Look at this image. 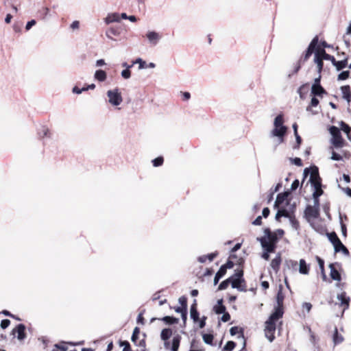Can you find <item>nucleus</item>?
<instances>
[{
    "instance_id": "f257e3e1",
    "label": "nucleus",
    "mask_w": 351,
    "mask_h": 351,
    "mask_svg": "<svg viewBox=\"0 0 351 351\" xmlns=\"http://www.w3.org/2000/svg\"><path fill=\"white\" fill-rule=\"evenodd\" d=\"M274 128L270 132V136L278 137V144H280L284 141V136L287 132V127L283 125V115L278 114L274 119Z\"/></svg>"
},
{
    "instance_id": "f03ea898",
    "label": "nucleus",
    "mask_w": 351,
    "mask_h": 351,
    "mask_svg": "<svg viewBox=\"0 0 351 351\" xmlns=\"http://www.w3.org/2000/svg\"><path fill=\"white\" fill-rule=\"evenodd\" d=\"M265 235L262 237H257L256 240L261 243V244H265L267 245L273 246L274 249L276 248V243H278L279 238L276 235V232H271L269 228L264 230Z\"/></svg>"
},
{
    "instance_id": "7ed1b4c3",
    "label": "nucleus",
    "mask_w": 351,
    "mask_h": 351,
    "mask_svg": "<svg viewBox=\"0 0 351 351\" xmlns=\"http://www.w3.org/2000/svg\"><path fill=\"white\" fill-rule=\"evenodd\" d=\"M330 133L332 136V143L336 148H340L343 146V139L342 138L339 129L336 126H331L329 129Z\"/></svg>"
},
{
    "instance_id": "20e7f679",
    "label": "nucleus",
    "mask_w": 351,
    "mask_h": 351,
    "mask_svg": "<svg viewBox=\"0 0 351 351\" xmlns=\"http://www.w3.org/2000/svg\"><path fill=\"white\" fill-rule=\"evenodd\" d=\"M107 96L109 99V103L112 106H119L123 101V98L118 88L108 90Z\"/></svg>"
},
{
    "instance_id": "39448f33",
    "label": "nucleus",
    "mask_w": 351,
    "mask_h": 351,
    "mask_svg": "<svg viewBox=\"0 0 351 351\" xmlns=\"http://www.w3.org/2000/svg\"><path fill=\"white\" fill-rule=\"evenodd\" d=\"M309 182L311 186H322V179L319 174V169L316 166H313L311 167V175Z\"/></svg>"
},
{
    "instance_id": "423d86ee",
    "label": "nucleus",
    "mask_w": 351,
    "mask_h": 351,
    "mask_svg": "<svg viewBox=\"0 0 351 351\" xmlns=\"http://www.w3.org/2000/svg\"><path fill=\"white\" fill-rule=\"evenodd\" d=\"M265 324V337L270 342H272L275 338L274 334L276 330V324L269 321H267Z\"/></svg>"
},
{
    "instance_id": "0eeeda50",
    "label": "nucleus",
    "mask_w": 351,
    "mask_h": 351,
    "mask_svg": "<svg viewBox=\"0 0 351 351\" xmlns=\"http://www.w3.org/2000/svg\"><path fill=\"white\" fill-rule=\"evenodd\" d=\"M283 313V308L276 306L274 312L271 313L267 321L276 324V322L282 317Z\"/></svg>"
},
{
    "instance_id": "6e6552de",
    "label": "nucleus",
    "mask_w": 351,
    "mask_h": 351,
    "mask_svg": "<svg viewBox=\"0 0 351 351\" xmlns=\"http://www.w3.org/2000/svg\"><path fill=\"white\" fill-rule=\"evenodd\" d=\"M121 28L119 27H110L106 31V36L112 40H116L113 36H119L121 34Z\"/></svg>"
},
{
    "instance_id": "1a4fd4ad",
    "label": "nucleus",
    "mask_w": 351,
    "mask_h": 351,
    "mask_svg": "<svg viewBox=\"0 0 351 351\" xmlns=\"http://www.w3.org/2000/svg\"><path fill=\"white\" fill-rule=\"evenodd\" d=\"M304 213L306 217L316 219L319 217V209L311 205H308L305 209Z\"/></svg>"
},
{
    "instance_id": "9d476101",
    "label": "nucleus",
    "mask_w": 351,
    "mask_h": 351,
    "mask_svg": "<svg viewBox=\"0 0 351 351\" xmlns=\"http://www.w3.org/2000/svg\"><path fill=\"white\" fill-rule=\"evenodd\" d=\"M239 332L240 334L238 336V338H241V339H243V346L242 350H245L246 341L245 339V337H244V335H243V328H239V327H237V326H233V327H232L230 329V335L232 336H234V335H237Z\"/></svg>"
},
{
    "instance_id": "9b49d317",
    "label": "nucleus",
    "mask_w": 351,
    "mask_h": 351,
    "mask_svg": "<svg viewBox=\"0 0 351 351\" xmlns=\"http://www.w3.org/2000/svg\"><path fill=\"white\" fill-rule=\"evenodd\" d=\"M25 330V325L23 324H19L14 329H13L12 333L14 334L15 332H17V339L19 340H23L26 337Z\"/></svg>"
},
{
    "instance_id": "f8f14e48",
    "label": "nucleus",
    "mask_w": 351,
    "mask_h": 351,
    "mask_svg": "<svg viewBox=\"0 0 351 351\" xmlns=\"http://www.w3.org/2000/svg\"><path fill=\"white\" fill-rule=\"evenodd\" d=\"M289 195V192L285 191L278 193L274 203V208H278L279 206L287 199Z\"/></svg>"
},
{
    "instance_id": "ddd939ff",
    "label": "nucleus",
    "mask_w": 351,
    "mask_h": 351,
    "mask_svg": "<svg viewBox=\"0 0 351 351\" xmlns=\"http://www.w3.org/2000/svg\"><path fill=\"white\" fill-rule=\"evenodd\" d=\"M230 283L232 285V287L233 289H237L240 291H246V287L245 285H243L242 283L245 282V280H237V279H232V278H230Z\"/></svg>"
},
{
    "instance_id": "4468645a",
    "label": "nucleus",
    "mask_w": 351,
    "mask_h": 351,
    "mask_svg": "<svg viewBox=\"0 0 351 351\" xmlns=\"http://www.w3.org/2000/svg\"><path fill=\"white\" fill-rule=\"evenodd\" d=\"M190 316L194 322H197L199 319V313L197 309V300H193V302L191 306Z\"/></svg>"
},
{
    "instance_id": "2eb2a0df",
    "label": "nucleus",
    "mask_w": 351,
    "mask_h": 351,
    "mask_svg": "<svg viewBox=\"0 0 351 351\" xmlns=\"http://www.w3.org/2000/svg\"><path fill=\"white\" fill-rule=\"evenodd\" d=\"M342 97L350 104L351 101V90L349 85L342 86L341 87Z\"/></svg>"
},
{
    "instance_id": "dca6fc26",
    "label": "nucleus",
    "mask_w": 351,
    "mask_h": 351,
    "mask_svg": "<svg viewBox=\"0 0 351 351\" xmlns=\"http://www.w3.org/2000/svg\"><path fill=\"white\" fill-rule=\"evenodd\" d=\"M337 298L342 306H345L344 309L348 308L350 300L349 297L346 296V292L338 294Z\"/></svg>"
},
{
    "instance_id": "f3484780",
    "label": "nucleus",
    "mask_w": 351,
    "mask_h": 351,
    "mask_svg": "<svg viewBox=\"0 0 351 351\" xmlns=\"http://www.w3.org/2000/svg\"><path fill=\"white\" fill-rule=\"evenodd\" d=\"M261 246L264 250L263 254H262V258L266 261H268L269 258V253H272L275 251V249H274L273 246H270V245H266L265 243V244H261Z\"/></svg>"
},
{
    "instance_id": "a211bd4d",
    "label": "nucleus",
    "mask_w": 351,
    "mask_h": 351,
    "mask_svg": "<svg viewBox=\"0 0 351 351\" xmlns=\"http://www.w3.org/2000/svg\"><path fill=\"white\" fill-rule=\"evenodd\" d=\"M281 256L280 254H278L271 261V267L277 273L280 269V265L281 264Z\"/></svg>"
},
{
    "instance_id": "6ab92c4d",
    "label": "nucleus",
    "mask_w": 351,
    "mask_h": 351,
    "mask_svg": "<svg viewBox=\"0 0 351 351\" xmlns=\"http://www.w3.org/2000/svg\"><path fill=\"white\" fill-rule=\"evenodd\" d=\"M330 267V278L337 281H340L341 279V274L338 271V270L335 267L333 264H330L329 265Z\"/></svg>"
},
{
    "instance_id": "aec40b11",
    "label": "nucleus",
    "mask_w": 351,
    "mask_h": 351,
    "mask_svg": "<svg viewBox=\"0 0 351 351\" xmlns=\"http://www.w3.org/2000/svg\"><path fill=\"white\" fill-rule=\"evenodd\" d=\"M299 272L301 274H304V275H307L309 273V265L306 264L304 259L300 260Z\"/></svg>"
},
{
    "instance_id": "412c9836",
    "label": "nucleus",
    "mask_w": 351,
    "mask_h": 351,
    "mask_svg": "<svg viewBox=\"0 0 351 351\" xmlns=\"http://www.w3.org/2000/svg\"><path fill=\"white\" fill-rule=\"evenodd\" d=\"M120 21V16L118 13H112L109 14L105 18V22L106 24H110L114 22H119Z\"/></svg>"
},
{
    "instance_id": "4be33fe9",
    "label": "nucleus",
    "mask_w": 351,
    "mask_h": 351,
    "mask_svg": "<svg viewBox=\"0 0 351 351\" xmlns=\"http://www.w3.org/2000/svg\"><path fill=\"white\" fill-rule=\"evenodd\" d=\"M94 77L99 82H104L107 78V74L105 71L99 69L95 71Z\"/></svg>"
},
{
    "instance_id": "5701e85b",
    "label": "nucleus",
    "mask_w": 351,
    "mask_h": 351,
    "mask_svg": "<svg viewBox=\"0 0 351 351\" xmlns=\"http://www.w3.org/2000/svg\"><path fill=\"white\" fill-rule=\"evenodd\" d=\"M147 38L149 41L154 45H156L158 40L160 39L158 34L155 32H149L147 34Z\"/></svg>"
},
{
    "instance_id": "b1692460",
    "label": "nucleus",
    "mask_w": 351,
    "mask_h": 351,
    "mask_svg": "<svg viewBox=\"0 0 351 351\" xmlns=\"http://www.w3.org/2000/svg\"><path fill=\"white\" fill-rule=\"evenodd\" d=\"M226 306L223 304V299L217 301V304L214 306V311L216 314H222L226 312Z\"/></svg>"
},
{
    "instance_id": "393cba45",
    "label": "nucleus",
    "mask_w": 351,
    "mask_h": 351,
    "mask_svg": "<svg viewBox=\"0 0 351 351\" xmlns=\"http://www.w3.org/2000/svg\"><path fill=\"white\" fill-rule=\"evenodd\" d=\"M282 285H280L279 290L278 291L277 295H276V303L277 306L283 308V301H284V294L282 291Z\"/></svg>"
},
{
    "instance_id": "a878e982",
    "label": "nucleus",
    "mask_w": 351,
    "mask_h": 351,
    "mask_svg": "<svg viewBox=\"0 0 351 351\" xmlns=\"http://www.w3.org/2000/svg\"><path fill=\"white\" fill-rule=\"evenodd\" d=\"M322 60H323V58H322V56L320 52H316L315 54L314 61L317 64L319 73H321L322 68H323L324 63H323Z\"/></svg>"
},
{
    "instance_id": "bb28decb",
    "label": "nucleus",
    "mask_w": 351,
    "mask_h": 351,
    "mask_svg": "<svg viewBox=\"0 0 351 351\" xmlns=\"http://www.w3.org/2000/svg\"><path fill=\"white\" fill-rule=\"evenodd\" d=\"M344 339L341 335L338 333L337 328L335 327L334 334L332 335V341L335 345L339 344L343 341Z\"/></svg>"
},
{
    "instance_id": "cd10ccee",
    "label": "nucleus",
    "mask_w": 351,
    "mask_h": 351,
    "mask_svg": "<svg viewBox=\"0 0 351 351\" xmlns=\"http://www.w3.org/2000/svg\"><path fill=\"white\" fill-rule=\"evenodd\" d=\"M326 93V91L321 85L316 86L314 90L311 88V95L313 96L322 97L324 94Z\"/></svg>"
},
{
    "instance_id": "c85d7f7f",
    "label": "nucleus",
    "mask_w": 351,
    "mask_h": 351,
    "mask_svg": "<svg viewBox=\"0 0 351 351\" xmlns=\"http://www.w3.org/2000/svg\"><path fill=\"white\" fill-rule=\"evenodd\" d=\"M225 267H220L219 271L216 273L215 276L214 278L213 283L216 285L219 280L226 274Z\"/></svg>"
},
{
    "instance_id": "c756f323",
    "label": "nucleus",
    "mask_w": 351,
    "mask_h": 351,
    "mask_svg": "<svg viewBox=\"0 0 351 351\" xmlns=\"http://www.w3.org/2000/svg\"><path fill=\"white\" fill-rule=\"evenodd\" d=\"M348 65V58H346L345 59L337 61L336 60L334 66H335L337 71H341L343 69L346 68Z\"/></svg>"
},
{
    "instance_id": "7c9ffc66",
    "label": "nucleus",
    "mask_w": 351,
    "mask_h": 351,
    "mask_svg": "<svg viewBox=\"0 0 351 351\" xmlns=\"http://www.w3.org/2000/svg\"><path fill=\"white\" fill-rule=\"evenodd\" d=\"M291 215H289L288 210L285 208H281V209H278L276 214V216H275V219L278 221L280 219V217H285L286 218H289Z\"/></svg>"
},
{
    "instance_id": "2f4dec72",
    "label": "nucleus",
    "mask_w": 351,
    "mask_h": 351,
    "mask_svg": "<svg viewBox=\"0 0 351 351\" xmlns=\"http://www.w3.org/2000/svg\"><path fill=\"white\" fill-rule=\"evenodd\" d=\"M180 340H181V337L180 335H178L175 337H173V340H172V346H171L172 351H178Z\"/></svg>"
},
{
    "instance_id": "473e14b6",
    "label": "nucleus",
    "mask_w": 351,
    "mask_h": 351,
    "mask_svg": "<svg viewBox=\"0 0 351 351\" xmlns=\"http://www.w3.org/2000/svg\"><path fill=\"white\" fill-rule=\"evenodd\" d=\"M172 335V331L170 328H165L161 331L160 337L163 341H167L170 338Z\"/></svg>"
},
{
    "instance_id": "72a5a7b5",
    "label": "nucleus",
    "mask_w": 351,
    "mask_h": 351,
    "mask_svg": "<svg viewBox=\"0 0 351 351\" xmlns=\"http://www.w3.org/2000/svg\"><path fill=\"white\" fill-rule=\"evenodd\" d=\"M320 53L322 56V58L324 60H330L331 61L332 65H334L336 60L335 58H334V56L330 55V54H328L324 49H322L321 51H320Z\"/></svg>"
},
{
    "instance_id": "f704fd0d",
    "label": "nucleus",
    "mask_w": 351,
    "mask_h": 351,
    "mask_svg": "<svg viewBox=\"0 0 351 351\" xmlns=\"http://www.w3.org/2000/svg\"><path fill=\"white\" fill-rule=\"evenodd\" d=\"M162 320L167 324H178L179 321L178 318L171 316H165L162 318Z\"/></svg>"
},
{
    "instance_id": "c9c22d12",
    "label": "nucleus",
    "mask_w": 351,
    "mask_h": 351,
    "mask_svg": "<svg viewBox=\"0 0 351 351\" xmlns=\"http://www.w3.org/2000/svg\"><path fill=\"white\" fill-rule=\"evenodd\" d=\"M285 265L288 269L296 270L298 267V262L293 260H287L285 261Z\"/></svg>"
},
{
    "instance_id": "e433bc0d",
    "label": "nucleus",
    "mask_w": 351,
    "mask_h": 351,
    "mask_svg": "<svg viewBox=\"0 0 351 351\" xmlns=\"http://www.w3.org/2000/svg\"><path fill=\"white\" fill-rule=\"evenodd\" d=\"M314 188V192L313 193V197L319 198L324 193V191L322 189V186H312Z\"/></svg>"
},
{
    "instance_id": "4c0bfd02",
    "label": "nucleus",
    "mask_w": 351,
    "mask_h": 351,
    "mask_svg": "<svg viewBox=\"0 0 351 351\" xmlns=\"http://www.w3.org/2000/svg\"><path fill=\"white\" fill-rule=\"evenodd\" d=\"M339 125L341 129L347 134V136L348 137V136H350V133L351 132V128L347 123L342 121L340 122Z\"/></svg>"
},
{
    "instance_id": "58836bf2",
    "label": "nucleus",
    "mask_w": 351,
    "mask_h": 351,
    "mask_svg": "<svg viewBox=\"0 0 351 351\" xmlns=\"http://www.w3.org/2000/svg\"><path fill=\"white\" fill-rule=\"evenodd\" d=\"M203 340L205 343L208 345H213L214 337L211 334H204L202 336Z\"/></svg>"
},
{
    "instance_id": "ea45409f",
    "label": "nucleus",
    "mask_w": 351,
    "mask_h": 351,
    "mask_svg": "<svg viewBox=\"0 0 351 351\" xmlns=\"http://www.w3.org/2000/svg\"><path fill=\"white\" fill-rule=\"evenodd\" d=\"M139 334H140V328L138 327H135L133 330L132 337H131V340L134 343H136V341L138 339Z\"/></svg>"
},
{
    "instance_id": "a19ab883",
    "label": "nucleus",
    "mask_w": 351,
    "mask_h": 351,
    "mask_svg": "<svg viewBox=\"0 0 351 351\" xmlns=\"http://www.w3.org/2000/svg\"><path fill=\"white\" fill-rule=\"evenodd\" d=\"M328 237L333 245H335V244L337 243L340 241L335 232L328 234Z\"/></svg>"
},
{
    "instance_id": "79ce46f5",
    "label": "nucleus",
    "mask_w": 351,
    "mask_h": 351,
    "mask_svg": "<svg viewBox=\"0 0 351 351\" xmlns=\"http://www.w3.org/2000/svg\"><path fill=\"white\" fill-rule=\"evenodd\" d=\"M236 346V343L232 341H229L226 343L222 351H232Z\"/></svg>"
},
{
    "instance_id": "37998d69",
    "label": "nucleus",
    "mask_w": 351,
    "mask_h": 351,
    "mask_svg": "<svg viewBox=\"0 0 351 351\" xmlns=\"http://www.w3.org/2000/svg\"><path fill=\"white\" fill-rule=\"evenodd\" d=\"M350 72L349 71H343L337 76V80L341 81L348 79L350 77Z\"/></svg>"
},
{
    "instance_id": "c03bdc74",
    "label": "nucleus",
    "mask_w": 351,
    "mask_h": 351,
    "mask_svg": "<svg viewBox=\"0 0 351 351\" xmlns=\"http://www.w3.org/2000/svg\"><path fill=\"white\" fill-rule=\"evenodd\" d=\"M133 66V64H131L130 66H127V69L125 70H123L121 71V76L124 79H129L131 76V71H130V69Z\"/></svg>"
},
{
    "instance_id": "a18cd8bd",
    "label": "nucleus",
    "mask_w": 351,
    "mask_h": 351,
    "mask_svg": "<svg viewBox=\"0 0 351 351\" xmlns=\"http://www.w3.org/2000/svg\"><path fill=\"white\" fill-rule=\"evenodd\" d=\"M289 221H290L291 225L293 228H294L296 230L299 229V228H300L299 222H298V220H296L295 219L294 217L290 216L289 217Z\"/></svg>"
},
{
    "instance_id": "49530a36",
    "label": "nucleus",
    "mask_w": 351,
    "mask_h": 351,
    "mask_svg": "<svg viewBox=\"0 0 351 351\" xmlns=\"http://www.w3.org/2000/svg\"><path fill=\"white\" fill-rule=\"evenodd\" d=\"M230 280L231 279H230V278H228V279L222 281L218 287V290L226 289L228 287L229 284L230 283Z\"/></svg>"
},
{
    "instance_id": "de8ad7c7",
    "label": "nucleus",
    "mask_w": 351,
    "mask_h": 351,
    "mask_svg": "<svg viewBox=\"0 0 351 351\" xmlns=\"http://www.w3.org/2000/svg\"><path fill=\"white\" fill-rule=\"evenodd\" d=\"M243 270H237L234 275L230 276V278H232V279L241 280H243Z\"/></svg>"
},
{
    "instance_id": "09e8293b",
    "label": "nucleus",
    "mask_w": 351,
    "mask_h": 351,
    "mask_svg": "<svg viewBox=\"0 0 351 351\" xmlns=\"http://www.w3.org/2000/svg\"><path fill=\"white\" fill-rule=\"evenodd\" d=\"M120 346H123V351H132L130 343L127 341H120Z\"/></svg>"
},
{
    "instance_id": "8fccbe9b",
    "label": "nucleus",
    "mask_w": 351,
    "mask_h": 351,
    "mask_svg": "<svg viewBox=\"0 0 351 351\" xmlns=\"http://www.w3.org/2000/svg\"><path fill=\"white\" fill-rule=\"evenodd\" d=\"M153 165L154 167H159L163 163V158L162 156H159L152 160Z\"/></svg>"
},
{
    "instance_id": "3c124183",
    "label": "nucleus",
    "mask_w": 351,
    "mask_h": 351,
    "mask_svg": "<svg viewBox=\"0 0 351 351\" xmlns=\"http://www.w3.org/2000/svg\"><path fill=\"white\" fill-rule=\"evenodd\" d=\"M339 219H340V225H341V229L342 234L344 237H346V235H347V228H346V224L343 223V221H342V216L341 215L339 216Z\"/></svg>"
},
{
    "instance_id": "603ef678",
    "label": "nucleus",
    "mask_w": 351,
    "mask_h": 351,
    "mask_svg": "<svg viewBox=\"0 0 351 351\" xmlns=\"http://www.w3.org/2000/svg\"><path fill=\"white\" fill-rule=\"evenodd\" d=\"M318 43V38L317 36H315L309 44L308 48L311 49L312 50H315L317 45Z\"/></svg>"
},
{
    "instance_id": "864d4df0",
    "label": "nucleus",
    "mask_w": 351,
    "mask_h": 351,
    "mask_svg": "<svg viewBox=\"0 0 351 351\" xmlns=\"http://www.w3.org/2000/svg\"><path fill=\"white\" fill-rule=\"evenodd\" d=\"M316 96H313L311 101V106L306 108L307 110H309L311 107H315L319 104V100L315 97Z\"/></svg>"
},
{
    "instance_id": "5fc2aeb1",
    "label": "nucleus",
    "mask_w": 351,
    "mask_h": 351,
    "mask_svg": "<svg viewBox=\"0 0 351 351\" xmlns=\"http://www.w3.org/2000/svg\"><path fill=\"white\" fill-rule=\"evenodd\" d=\"M290 160H291V162L293 165H296L298 167L302 166V160L300 158H297V157L294 158H291Z\"/></svg>"
},
{
    "instance_id": "6e6d98bb",
    "label": "nucleus",
    "mask_w": 351,
    "mask_h": 351,
    "mask_svg": "<svg viewBox=\"0 0 351 351\" xmlns=\"http://www.w3.org/2000/svg\"><path fill=\"white\" fill-rule=\"evenodd\" d=\"M49 132V129L45 126H43L41 131L39 132V136L41 138H43L45 136H47L48 135Z\"/></svg>"
},
{
    "instance_id": "4d7b16f0",
    "label": "nucleus",
    "mask_w": 351,
    "mask_h": 351,
    "mask_svg": "<svg viewBox=\"0 0 351 351\" xmlns=\"http://www.w3.org/2000/svg\"><path fill=\"white\" fill-rule=\"evenodd\" d=\"M330 158H331V160H336V161H340V160H343L342 156L340 154H339L335 152H332V156H331Z\"/></svg>"
},
{
    "instance_id": "13d9d810",
    "label": "nucleus",
    "mask_w": 351,
    "mask_h": 351,
    "mask_svg": "<svg viewBox=\"0 0 351 351\" xmlns=\"http://www.w3.org/2000/svg\"><path fill=\"white\" fill-rule=\"evenodd\" d=\"M179 303L181 304V306L187 308V298L185 296H181L179 298Z\"/></svg>"
},
{
    "instance_id": "bf43d9fd",
    "label": "nucleus",
    "mask_w": 351,
    "mask_h": 351,
    "mask_svg": "<svg viewBox=\"0 0 351 351\" xmlns=\"http://www.w3.org/2000/svg\"><path fill=\"white\" fill-rule=\"evenodd\" d=\"M343 246H345L341 241H339L337 243L335 244L334 248L335 252H339L343 248Z\"/></svg>"
},
{
    "instance_id": "052dcab7",
    "label": "nucleus",
    "mask_w": 351,
    "mask_h": 351,
    "mask_svg": "<svg viewBox=\"0 0 351 351\" xmlns=\"http://www.w3.org/2000/svg\"><path fill=\"white\" fill-rule=\"evenodd\" d=\"M294 135L295 136L296 145H294L293 147V148L295 149H298L299 148V147H300V144L302 143V138H301V137L300 136V135L298 134H295Z\"/></svg>"
},
{
    "instance_id": "680f3d73",
    "label": "nucleus",
    "mask_w": 351,
    "mask_h": 351,
    "mask_svg": "<svg viewBox=\"0 0 351 351\" xmlns=\"http://www.w3.org/2000/svg\"><path fill=\"white\" fill-rule=\"evenodd\" d=\"M136 63H139V69H142L145 67V62L143 61L141 58H137L134 62H133V63L132 64H134Z\"/></svg>"
},
{
    "instance_id": "e2e57ef3",
    "label": "nucleus",
    "mask_w": 351,
    "mask_h": 351,
    "mask_svg": "<svg viewBox=\"0 0 351 351\" xmlns=\"http://www.w3.org/2000/svg\"><path fill=\"white\" fill-rule=\"evenodd\" d=\"M222 314H223V315L221 317V320L223 322H227L230 319V315L229 313L226 311V312L223 313Z\"/></svg>"
},
{
    "instance_id": "0e129e2a",
    "label": "nucleus",
    "mask_w": 351,
    "mask_h": 351,
    "mask_svg": "<svg viewBox=\"0 0 351 351\" xmlns=\"http://www.w3.org/2000/svg\"><path fill=\"white\" fill-rule=\"evenodd\" d=\"M10 324V321L8 319H3L1 322V327L3 329H5Z\"/></svg>"
},
{
    "instance_id": "69168bd1",
    "label": "nucleus",
    "mask_w": 351,
    "mask_h": 351,
    "mask_svg": "<svg viewBox=\"0 0 351 351\" xmlns=\"http://www.w3.org/2000/svg\"><path fill=\"white\" fill-rule=\"evenodd\" d=\"M314 51L311 49L307 48V50L306 51V53L303 57V60L306 61L308 59V58L311 56Z\"/></svg>"
},
{
    "instance_id": "338daca9",
    "label": "nucleus",
    "mask_w": 351,
    "mask_h": 351,
    "mask_svg": "<svg viewBox=\"0 0 351 351\" xmlns=\"http://www.w3.org/2000/svg\"><path fill=\"white\" fill-rule=\"evenodd\" d=\"M299 184H300L299 180H297V179H296V180H295L292 182V184H291V191H293L296 190V189L298 188Z\"/></svg>"
},
{
    "instance_id": "774afa93",
    "label": "nucleus",
    "mask_w": 351,
    "mask_h": 351,
    "mask_svg": "<svg viewBox=\"0 0 351 351\" xmlns=\"http://www.w3.org/2000/svg\"><path fill=\"white\" fill-rule=\"evenodd\" d=\"M339 188L341 189L348 196L351 197V189L349 187L343 188L341 187L339 184L338 185Z\"/></svg>"
}]
</instances>
